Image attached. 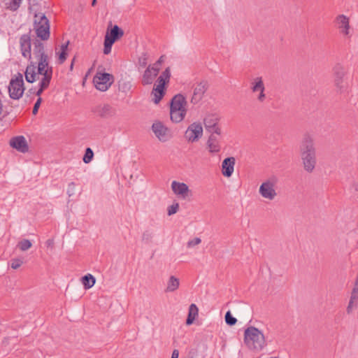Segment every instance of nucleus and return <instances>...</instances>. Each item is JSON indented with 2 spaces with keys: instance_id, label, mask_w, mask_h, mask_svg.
Returning <instances> with one entry per match:
<instances>
[{
  "instance_id": "1",
  "label": "nucleus",
  "mask_w": 358,
  "mask_h": 358,
  "mask_svg": "<svg viewBox=\"0 0 358 358\" xmlns=\"http://www.w3.org/2000/svg\"><path fill=\"white\" fill-rule=\"evenodd\" d=\"M299 152L304 171L313 173L317 165V150L314 136L310 134H305L300 142Z\"/></svg>"
},
{
  "instance_id": "2",
  "label": "nucleus",
  "mask_w": 358,
  "mask_h": 358,
  "mask_svg": "<svg viewBox=\"0 0 358 358\" xmlns=\"http://www.w3.org/2000/svg\"><path fill=\"white\" fill-rule=\"evenodd\" d=\"M267 343L263 331L248 324V350L259 352Z\"/></svg>"
},
{
  "instance_id": "3",
  "label": "nucleus",
  "mask_w": 358,
  "mask_h": 358,
  "mask_svg": "<svg viewBox=\"0 0 358 358\" xmlns=\"http://www.w3.org/2000/svg\"><path fill=\"white\" fill-rule=\"evenodd\" d=\"M278 177L275 175H271L264 180L259 188V194L266 200L273 201L278 196Z\"/></svg>"
},
{
  "instance_id": "4",
  "label": "nucleus",
  "mask_w": 358,
  "mask_h": 358,
  "mask_svg": "<svg viewBox=\"0 0 358 358\" xmlns=\"http://www.w3.org/2000/svg\"><path fill=\"white\" fill-rule=\"evenodd\" d=\"M23 75L18 72L15 78H11L8 86L9 96L12 99H20L24 92Z\"/></svg>"
},
{
  "instance_id": "5",
  "label": "nucleus",
  "mask_w": 358,
  "mask_h": 358,
  "mask_svg": "<svg viewBox=\"0 0 358 358\" xmlns=\"http://www.w3.org/2000/svg\"><path fill=\"white\" fill-rule=\"evenodd\" d=\"M35 29L36 35L41 40H48L50 37L49 20L43 13L35 15Z\"/></svg>"
},
{
  "instance_id": "6",
  "label": "nucleus",
  "mask_w": 358,
  "mask_h": 358,
  "mask_svg": "<svg viewBox=\"0 0 358 358\" xmlns=\"http://www.w3.org/2000/svg\"><path fill=\"white\" fill-rule=\"evenodd\" d=\"M334 83L338 91L345 92L348 88L346 79V71L343 66L340 64H336L333 68Z\"/></svg>"
},
{
  "instance_id": "7",
  "label": "nucleus",
  "mask_w": 358,
  "mask_h": 358,
  "mask_svg": "<svg viewBox=\"0 0 358 358\" xmlns=\"http://www.w3.org/2000/svg\"><path fill=\"white\" fill-rule=\"evenodd\" d=\"M114 82V76L108 73L98 71L93 78L95 87L101 92H106Z\"/></svg>"
},
{
  "instance_id": "8",
  "label": "nucleus",
  "mask_w": 358,
  "mask_h": 358,
  "mask_svg": "<svg viewBox=\"0 0 358 358\" xmlns=\"http://www.w3.org/2000/svg\"><path fill=\"white\" fill-rule=\"evenodd\" d=\"M250 89L257 101L264 103L266 99V96L265 94V85L262 77H256L252 79Z\"/></svg>"
},
{
  "instance_id": "9",
  "label": "nucleus",
  "mask_w": 358,
  "mask_h": 358,
  "mask_svg": "<svg viewBox=\"0 0 358 358\" xmlns=\"http://www.w3.org/2000/svg\"><path fill=\"white\" fill-rule=\"evenodd\" d=\"M335 23L339 33L346 38L352 36V29L350 24V19L343 14L338 15L335 18Z\"/></svg>"
},
{
  "instance_id": "10",
  "label": "nucleus",
  "mask_w": 358,
  "mask_h": 358,
  "mask_svg": "<svg viewBox=\"0 0 358 358\" xmlns=\"http://www.w3.org/2000/svg\"><path fill=\"white\" fill-rule=\"evenodd\" d=\"M219 117L217 115L209 114L203 120L206 130L210 134H221V129L218 126Z\"/></svg>"
},
{
  "instance_id": "11",
  "label": "nucleus",
  "mask_w": 358,
  "mask_h": 358,
  "mask_svg": "<svg viewBox=\"0 0 358 358\" xmlns=\"http://www.w3.org/2000/svg\"><path fill=\"white\" fill-rule=\"evenodd\" d=\"M203 134V127L200 123L191 124L185 133V138L189 142L197 141Z\"/></svg>"
},
{
  "instance_id": "12",
  "label": "nucleus",
  "mask_w": 358,
  "mask_h": 358,
  "mask_svg": "<svg viewBox=\"0 0 358 358\" xmlns=\"http://www.w3.org/2000/svg\"><path fill=\"white\" fill-rule=\"evenodd\" d=\"M38 66L36 69L38 73L41 75L43 77H47L48 80H51L53 73V69L51 66L49 65L48 56H44L43 58L37 59Z\"/></svg>"
},
{
  "instance_id": "13",
  "label": "nucleus",
  "mask_w": 358,
  "mask_h": 358,
  "mask_svg": "<svg viewBox=\"0 0 358 358\" xmlns=\"http://www.w3.org/2000/svg\"><path fill=\"white\" fill-rule=\"evenodd\" d=\"M152 129L156 137L161 142H166L171 138V135L170 134L169 129L161 122L153 123Z\"/></svg>"
},
{
  "instance_id": "14",
  "label": "nucleus",
  "mask_w": 358,
  "mask_h": 358,
  "mask_svg": "<svg viewBox=\"0 0 358 358\" xmlns=\"http://www.w3.org/2000/svg\"><path fill=\"white\" fill-rule=\"evenodd\" d=\"M358 307V275L352 289L346 313L350 315Z\"/></svg>"
},
{
  "instance_id": "15",
  "label": "nucleus",
  "mask_w": 358,
  "mask_h": 358,
  "mask_svg": "<svg viewBox=\"0 0 358 358\" xmlns=\"http://www.w3.org/2000/svg\"><path fill=\"white\" fill-rule=\"evenodd\" d=\"M20 50L22 55L28 59H31V37L29 34H23L20 38Z\"/></svg>"
},
{
  "instance_id": "16",
  "label": "nucleus",
  "mask_w": 358,
  "mask_h": 358,
  "mask_svg": "<svg viewBox=\"0 0 358 358\" xmlns=\"http://www.w3.org/2000/svg\"><path fill=\"white\" fill-rule=\"evenodd\" d=\"M207 89L208 84L206 81H201L198 83L194 89L193 95L191 99V103L193 104L198 103L202 99Z\"/></svg>"
},
{
  "instance_id": "17",
  "label": "nucleus",
  "mask_w": 358,
  "mask_h": 358,
  "mask_svg": "<svg viewBox=\"0 0 358 358\" xmlns=\"http://www.w3.org/2000/svg\"><path fill=\"white\" fill-rule=\"evenodd\" d=\"M10 145L22 153L27 152L29 150L27 141L23 136L13 137L10 141Z\"/></svg>"
},
{
  "instance_id": "18",
  "label": "nucleus",
  "mask_w": 358,
  "mask_h": 358,
  "mask_svg": "<svg viewBox=\"0 0 358 358\" xmlns=\"http://www.w3.org/2000/svg\"><path fill=\"white\" fill-rule=\"evenodd\" d=\"M158 73H159L157 69H153V68L151 67V65H149L143 74L141 80L142 85L144 86L151 85L157 76Z\"/></svg>"
},
{
  "instance_id": "19",
  "label": "nucleus",
  "mask_w": 358,
  "mask_h": 358,
  "mask_svg": "<svg viewBox=\"0 0 358 358\" xmlns=\"http://www.w3.org/2000/svg\"><path fill=\"white\" fill-rule=\"evenodd\" d=\"M124 35V31L117 25H114L110 29H108L105 38L115 43Z\"/></svg>"
},
{
  "instance_id": "20",
  "label": "nucleus",
  "mask_w": 358,
  "mask_h": 358,
  "mask_svg": "<svg viewBox=\"0 0 358 358\" xmlns=\"http://www.w3.org/2000/svg\"><path fill=\"white\" fill-rule=\"evenodd\" d=\"M186 105L187 101L185 97L181 94H178L171 99L170 109L187 110L185 108Z\"/></svg>"
},
{
  "instance_id": "21",
  "label": "nucleus",
  "mask_w": 358,
  "mask_h": 358,
  "mask_svg": "<svg viewBox=\"0 0 358 358\" xmlns=\"http://www.w3.org/2000/svg\"><path fill=\"white\" fill-rule=\"evenodd\" d=\"M38 75L39 74L38 73L36 66L34 62L31 61L24 72L26 81L29 83H34L36 80Z\"/></svg>"
},
{
  "instance_id": "22",
  "label": "nucleus",
  "mask_w": 358,
  "mask_h": 358,
  "mask_svg": "<svg viewBox=\"0 0 358 358\" xmlns=\"http://www.w3.org/2000/svg\"><path fill=\"white\" fill-rule=\"evenodd\" d=\"M171 189L175 194L179 195L183 199L186 198L189 192V187L184 182H177L176 180L172 182Z\"/></svg>"
},
{
  "instance_id": "23",
  "label": "nucleus",
  "mask_w": 358,
  "mask_h": 358,
  "mask_svg": "<svg viewBox=\"0 0 358 358\" xmlns=\"http://www.w3.org/2000/svg\"><path fill=\"white\" fill-rule=\"evenodd\" d=\"M235 159L229 157L224 159L222 164V173L225 177H230L234 172Z\"/></svg>"
},
{
  "instance_id": "24",
  "label": "nucleus",
  "mask_w": 358,
  "mask_h": 358,
  "mask_svg": "<svg viewBox=\"0 0 358 358\" xmlns=\"http://www.w3.org/2000/svg\"><path fill=\"white\" fill-rule=\"evenodd\" d=\"M95 112L101 117L108 118L115 115V109L109 104H103L97 106Z\"/></svg>"
},
{
  "instance_id": "25",
  "label": "nucleus",
  "mask_w": 358,
  "mask_h": 358,
  "mask_svg": "<svg viewBox=\"0 0 358 358\" xmlns=\"http://www.w3.org/2000/svg\"><path fill=\"white\" fill-rule=\"evenodd\" d=\"M217 136L215 134H210L208 139L207 147L211 153H216L220 150V138Z\"/></svg>"
},
{
  "instance_id": "26",
  "label": "nucleus",
  "mask_w": 358,
  "mask_h": 358,
  "mask_svg": "<svg viewBox=\"0 0 358 358\" xmlns=\"http://www.w3.org/2000/svg\"><path fill=\"white\" fill-rule=\"evenodd\" d=\"M166 87H163L158 84H155L151 95L153 96V102L157 104L163 99L166 94Z\"/></svg>"
},
{
  "instance_id": "27",
  "label": "nucleus",
  "mask_w": 358,
  "mask_h": 358,
  "mask_svg": "<svg viewBox=\"0 0 358 358\" xmlns=\"http://www.w3.org/2000/svg\"><path fill=\"white\" fill-rule=\"evenodd\" d=\"M171 69L167 67L162 72L159 76L157 78L156 83L163 87H166V85L170 81L171 78Z\"/></svg>"
},
{
  "instance_id": "28",
  "label": "nucleus",
  "mask_w": 358,
  "mask_h": 358,
  "mask_svg": "<svg viewBox=\"0 0 358 358\" xmlns=\"http://www.w3.org/2000/svg\"><path fill=\"white\" fill-rule=\"evenodd\" d=\"M33 54L36 59L43 58L44 56H48L45 52L44 45L39 40L34 41Z\"/></svg>"
},
{
  "instance_id": "29",
  "label": "nucleus",
  "mask_w": 358,
  "mask_h": 358,
  "mask_svg": "<svg viewBox=\"0 0 358 358\" xmlns=\"http://www.w3.org/2000/svg\"><path fill=\"white\" fill-rule=\"evenodd\" d=\"M187 110L170 109L171 120L176 123L180 122L185 117Z\"/></svg>"
},
{
  "instance_id": "30",
  "label": "nucleus",
  "mask_w": 358,
  "mask_h": 358,
  "mask_svg": "<svg viewBox=\"0 0 358 358\" xmlns=\"http://www.w3.org/2000/svg\"><path fill=\"white\" fill-rule=\"evenodd\" d=\"M199 309L194 303H192L189 307L187 317L186 319V324L189 326L193 324L196 317L198 315Z\"/></svg>"
},
{
  "instance_id": "31",
  "label": "nucleus",
  "mask_w": 358,
  "mask_h": 358,
  "mask_svg": "<svg viewBox=\"0 0 358 358\" xmlns=\"http://www.w3.org/2000/svg\"><path fill=\"white\" fill-rule=\"evenodd\" d=\"M179 279L173 275H171L169 279L167 287L165 291L166 292H173L179 287Z\"/></svg>"
},
{
  "instance_id": "32",
  "label": "nucleus",
  "mask_w": 358,
  "mask_h": 358,
  "mask_svg": "<svg viewBox=\"0 0 358 358\" xmlns=\"http://www.w3.org/2000/svg\"><path fill=\"white\" fill-rule=\"evenodd\" d=\"M96 282V278L90 273L82 277V283L85 289L92 288Z\"/></svg>"
},
{
  "instance_id": "33",
  "label": "nucleus",
  "mask_w": 358,
  "mask_h": 358,
  "mask_svg": "<svg viewBox=\"0 0 358 358\" xmlns=\"http://www.w3.org/2000/svg\"><path fill=\"white\" fill-rule=\"evenodd\" d=\"M50 81L51 80H48L47 77H42L41 81L38 83V90L35 92V94L38 97H41L43 92L49 87Z\"/></svg>"
},
{
  "instance_id": "34",
  "label": "nucleus",
  "mask_w": 358,
  "mask_h": 358,
  "mask_svg": "<svg viewBox=\"0 0 358 358\" xmlns=\"http://www.w3.org/2000/svg\"><path fill=\"white\" fill-rule=\"evenodd\" d=\"M32 246L31 242L28 239H23L18 242L17 247L22 251H26Z\"/></svg>"
},
{
  "instance_id": "35",
  "label": "nucleus",
  "mask_w": 358,
  "mask_h": 358,
  "mask_svg": "<svg viewBox=\"0 0 358 358\" xmlns=\"http://www.w3.org/2000/svg\"><path fill=\"white\" fill-rule=\"evenodd\" d=\"M94 157V152L90 148H87L85 152V155L83 157V161L85 164L90 163Z\"/></svg>"
},
{
  "instance_id": "36",
  "label": "nucleus",
  "mask_w": 358,
  "mask_h": 358,
  "mask_svg": "<svg viewBox=\"0 0 358 358\" xmlns=\"http://www.w3.org/2000/svg\"><path fill=\"white\" fill-rule=\"evenodd\" d=\"M8 8L12 11L17 10L19 7L20 6V4L22 3V0H8Z\"/></svg>"
},
{
  "instance_id": "37",
  "label": "nucleus",
  "mask_w": 358,
  "mask_h": 358,
  "mask_svg": "<svg viewBox=\"0 0 358 358\" xmlns=\"http://www.w3.org/2000/svg\"><path fill=\"white\" fill-rule=\"evenodd\" d=\"M224 319L226 324H228L229 326H233L237 322L236 318L231 315L230 311H227L226 313Z\"/></svg>"
},
{
  "instance_id": "38",
  "label": "nucleus",
  "mask_w": 358,
  "mask_h": 358,
  "mask_svg": "<svg viewBox=\"0 0 358 358\" xmlns=\"http://www.w3.org/2000/svg\"><path fill=\"white\" fill-rule=\"evenodd\" d=\"M115 43L113 42H111L110 41H109L108 39L107 40L106 38H104V42H103V54L105 55H108L110 52H111V48H112V46Z\"/></svg>"
},
{
  "instance_id": "39",
  "label": "nucleus",
  "mask_w": 358,
  "mask_h": 358,
  "mask_svg": "<svg viewBox=\"0 0 358 358\" xmlns=\"http://www.w3.org/2000/svg\"><path fill=\"white\" fill-rule=\"evenodd\" d=\"M179 209V203H173L172 205L168 207L167 209V214L168 215H172L178 212Z\"/></svg>"
},
{
  "instance_id": "40",
  "label": "nucleus",
  "mask_w": 358,
  "mask_h": 358,
  "mask_svg": "<svg viewBox=\"0 0 358 358\" xmlns=\"http://www.w3.org/2000/svg\"><path fill=\"white\" fill-rule=\"evenodd\" d=\"M164 55H162L158 59L157 61H156L152 65H151V67L153 68V69H157L158 73L159 72V70H160V67H161V65L164 62Z\"/></svg>"
},
{
  "instance_id": "41",
  "label": "nucleus",
  "mask_w": 358,
  "mask_h": 358,
  "mask_svg": "<svg viewBox=\"0 0 358 358\" xmlns=\"http://www.w3.org/2000/svg\"><path fill=\"white\" fill-rule=\"evenodd\" d=\"M23 263L21 259H13L10 260V266L13 269L18 268Z\"/></svg>"
},
{
  "instance_id": "42",
  "label": "nucleus",
  "mask_w": 358,
  "mask_h": 358,
  "mask_svg": "<svg viewBox=\"0 0 358 358\" xmlns=\"http://www.w3.org/2000/svg\"><path fill=\"white\" fill-rule=\"evenodd\" d=\"M152 238V234L149 231H145L143 232L142 236V241L145 243H148L151 241Z\"/></svg>"
},
{
  "instance_id": "43",
  "label": "nucleus",
  "mask_w": 358,
  "mask_h": 358,
  "mask_svg": "<svg viewBox=\"0 0 358 358\" xmlns=\"http://www.w3.org/2000/svg\"><path fill=\"white\" fill-rule=\"evenodd\" d=\"M42 102V98L41 97H38L36 100V101L35 102L34 105V107H33V110H32V113L33 115H36L38 111V108L41 106V103Z\"/></svg>"
},
{
  "instance_id": "44",
  "label": "nucleus",
  "mask_w": 358,
  "mask_h": 358,
  "mask_svg": "<svg viewBox=\"0 0 358 358\" xmlns=\"http://www.w3.org/2000/svg\"><path fill=\"white\" fill-rule=\"evenodd\" d=\"M201 242V240L200 238L196 237L192 240H189L187 242V247L188 248H192L195 245H199Z\"/></svg>"
},
{
  "instance_id": "45",
  "label": "nucleus",
  "mask_w": 358,
  "mask_h": 358,
  "mask_svg": "<svg viewBox=\"0 0 358 358\" xmlns=\"http://www.w3.org/2000/svg\"><path fill=\"white\" fill-rule=\"evenodd\" d=\"M75 187L76 184L73 182H71L69 184L67 188V194L69 196H71L75 194Z\"/></svg>"
},
{
  "instance_id": "46",
  "label": "nucleus",
  "mask_w": 358,
  "mask_h": 358,
  "mask_svg": "<svg viewBox=\"0 0 358 358\" xmlns=\"http://www.w3.org/2000/svg\"><path fill=\"white\" fill-rule=\"evenodd\" d=\"M147 55L143 53L138 59L139 65L142 67H145L147 65Z\"/></svg>"
},
{
  "instance_id": "47",
  "label": "nucleus",
  "mask_w": 358,
  "mask_h": 358,
  "mask_svg": "<svg viewBox=\"0 0 358 358\" xmlns=\"http://www.w3.org/2000/svg\"><path fill=\"white\" fill-rule=\"evenodd\" d=\"M67 52H60L59 55V61L60 64H62L64 62V61L66 59Z\"/></svg>"
},
{
  "instance_id": "48",
  "label": "nucleus",
  "mask_w": 358,
  "mask_h": 358,
  "mask_svg": "<svg viewBox=\"0 0 358 358\" xmlns=\"http://www.w3.org/2000/svg\"><path fill=\"white\" fill-rule=\"evenodd\" d=\"M7 115H8V113H3V103H2L1 101L0 100V120H2L5 117H6Z\"/></svg>"
},
{
  "instance_id": "49",
  "label": "nucleus",
  "mask_w": 358,
  "mask_h": 358,
  "mask_svg": "<svg viewBox=\"0 0 358 358\" xmlns=\"http://www.w3.org/2000/svg\"><path fill=\"white\" fill-rule=\"evenodd\" d=\"M69 43V41H67L66 43H64L62 45L61 52H66Z\"/></svg>"
},
{
  "instance_id": "50",
  "label": "nucleus",
  "mask_w": 358,
  "mask_h": 358,
  "mask_svg": "<svg viewBox=\"0 0 358 358\" xmlns=\"http://www.w3.org/2000/svg\"><path fill=\"white\" fill-rule=\"evenodd\" d=\"M178 357H179V351L176 349L173 350V351L172 352L171 358H178Z\"/></svg>"
},
{
  "instance_id": "51",
  "label": "nucleus",
  "mask_w": 358,
  "mask_h": 358,
  "mask_svg": "<svg viewBox=\"0 0 358 358\" xmlns=\"http://www.w3.org/2000/svg\"><path fill=\"white\" fill-rule=\"evenodd\" d=\"M241 330L243 331V342L246 343V327H243Z\"/></svg>"
},
{
  "instance_id": "52",
  "label": "nucleus",
  "mask_w": 358,
  "mask_h": 358,
  "mask_svg": "<svg viewBox=\"0 0 358 358\" xmlns=\"http://www.w3.org/2000/svg\"><path fill=\"white\" fill-rule=\"evenodd\" d=\"M35 92H36V91H35V90H34V89H33V88H31V89H29V90H28V93H29L30 94H35Z\"/></svg>"
},
{
  "instance_id": "53",
  "label": "nucleus",
  "mask_w": 358,
  "mask_h": 358,
  "mask_svg": "<svg viewBox=\"0 0 358 358\" xmlns=\"http://www.w3.org/2000/svg\"><path fill=\"white\" fill-rule=\"evenodd\" d=\"M96 4V0H92V6H94Z\"/></svg>"
},
{
  "instance_id": "54",
  "label": "nucleus",
  "mask_w": 358,
  "mask_h": 358,
  "mask_svg": "<svg viewBox=\"0 0 358 358\" xmlns=\"http://www.w3.org/2000/svg\"><path fill=\"white\" fill-rule=\"evenodd\" d=\"M51 243H52V241L51 240L49 239V240L47 241L48 245H51Z\"/></svg>"
},
{
  "instance_id": "55",
  "label": "nucleus",
  "mask_w": 358,
  "mask_h": 358,
  "mask_svg": "<svg viewBox=\"0 0 358 358\" xmlns=\"http://www.w3.org/2000/svg\"><path fill=\"white\" fill-rule=\"evenodd\" d=\"M73 62H71V66H70L71 69H73Z\"/></svg>"
}]
</instances>
